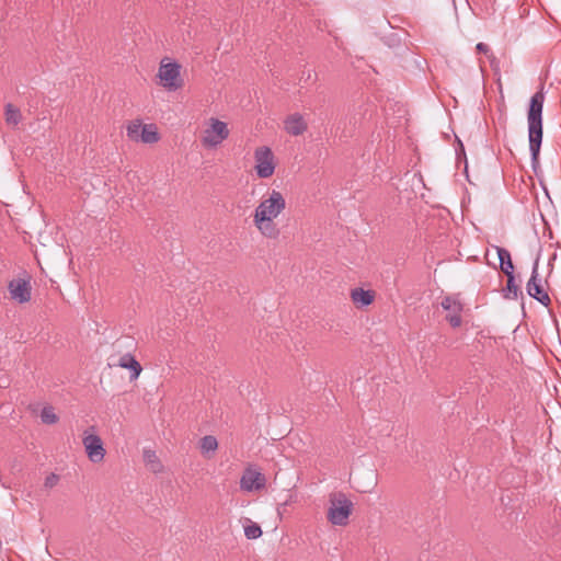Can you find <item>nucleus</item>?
Wrapping results in <instances>:
<instances>
[{
    "instance_id": "aec40b11",
    "label": "nucleus",
    "mask_w": 561,
    "mask_h": 561,
    "mask_svg": "<svg viewBox=\"0 0 561 561\" xmlns=\"http://www.w3.org/2000/svg\"><path fill=\"white\" fill-rule=\"evenodd\" d=\"M506 287L503 289V296L506 299H517L518 295L522 294L518 285L515 284L514 274H508Z\"/></svg>"
},
{
    "instance_id": "bb28decb",
    "label": "nucleus",
    "mask_w": 561,
    "mask_h": 561,
    "mask_svg": "<svg viewBox=\"0 0 561 561\" xmlns=\"http://www.w3.org/2000/svg\"><path fill=\"white\" fill-rule=\"evenodd\" d=\"M306 75V81H314L316 73L312 70L304 71V76Z\"/></svg>"
},
{
    "instance_id": "1a4fd4ad",
    "label": "nucleus",
    "mask_w": 561,
    "mask_h": 561,
    "mask_svg": "<svg viewBox=\"0 0 561 561\" xmlns=\"http://www.w3.org/2000/svg\"><path fill=\"white\" fill-rule=\"evenodd\" d=\"M440 306L444 310L448 311L446 320L453 328H458L461 325V312L463 310V305L457 296H445L440 302Z\"/></svg>"
},
{
    "instance_id": "20e7f679",
    "label": "nucleus",
    "mask_w": 561,
    "mask_h": 561,
    "mask_svg": "<svg viewBox=\"0 0 561 561\" xmlns=\"http://www.w3.org/2000/svg\"><path fill=\"white\" fill-rule=\"evenodd\" d=\"M229 137L228 125L218 118H209V125L203 131L202 145L205 148H216Z\"/></svg>"
},
{
    "instance_id": "dca6fc26",
    "label": "nucleus",
    "mask_w": 561,
    "mask_h": 561,
    "mask_svg": "<svg viewBox=\"0 0 561 561\" xmlns=\"http://www.w3.org/2000/svg\"><path fill=\"white\" fill-rule=\"evenodd\" d=\"M144 461L146 467L151 472L159 473L163 471V465L161 463L154 450L144 449Z\"/></svg>"
},
{
    "instance_id": "393cba45",
    "label": "nucleus",
    "mask_w": 561,
    "mask_h": 561,
    "mask_svg": "<svg viewBox=\"0 0 561 561\" xmlns=\"http://www.w3.org/2000/svg\"><path fill=\"white\" fill-rule=\"evenodd\" d=\"M58 481H59V477L55 473H50L45 478L44 486L46 489H53L54 486L57 485Z\"/></svg>"
},
{
    "instance_id": "f8f14e48",
    "label": "nucleus",
    "mask_w": 561,
    "mask_h": 561,
    "mask_svg": "<svg viewBox=\"0 0 561 561\" xmlns=\"http://www.w3.org/2000/svg\"><path fill=\"white\" fill-rule=\"evenodd\" d=\"M253 224L259 232L266 239L276 240L280 236V229L272 218L264 216L253 217Z\"/></svg>"
},
{
    "instance_id": "f3484780",
    "label": "nucleus",
    "mask_w": 561,
    "mask_h": 561,
    "mask_svg": "<svg viewBox=\"0 0 561 561\" xmlns=\"http://www.w3.org/2000/svg\"><path fill=\"white\" fill-rule=\"evenodd\" d=\"M497 256L500 260V267L505 275L514 274V265L511 259V253L505 248L496 247Z\"/></svg>"
},
{
    "instance_id": "a878e982",
    "label": "nucleus",
    "mask_w": 561,
    "mask_h": 561,
    "mask_svg": "<svg viewBox=\"0 0 561 561\" xmlns=\"http://www.w3.org/2000/svg\"><path fill=\"white\" fill-rule=\"evenodd\" d=\"M476 49L479 53H483L485 55H488L490 53L489 46L486 44H484V43H478L477 46H476Z\"/></svg>"
},
{
    "instance_id": "9d476101",
    "label": "nucleus",
    "mask_w": 561,
    "mask_h": 561,
    "mask_svg": "<svg viewBox=\"0 0 561 561\" xmlns=\"http://www.w3.org/2000/svg\"><path fill=\"white\" fill-rule=\"evenodd\" d=\"M265 476L251 467L243 471L240 479V489L245 492L262 490L265 488Z\"/></svg>"
},
{
    "instance_id": "2eb2a0df",
    "label": "nucleus",
    "mask_w": 561,
    "mask_h": 561,
    "mask_svg": "<svg viewBox=\"0 0 561 561\" xmlns=\"http://www.w3.org/2000/svg\"><path fill=\"white\" fill-rule=\"evenodd\" d=\"M351 298L356 307H366L374 301L375 293L363 288H354L351 291Z\"/></svg>"
},
{
    "instance_id": "a211bd4d",
    "label": "nucleus",
    "mask_w": 561,
    "mask_h": 561,
    "mask_svg": "<svg viewBox=\"0 0 561 561\" xmlns=\"http://www.w3.org/2000/svg\"><path fill=\"white\" fill-rule=\"evenodd\" d=\"M4 119H5V123L10 126H13V127L18 126L22 121V113H21L20 108H18L16 106H14L11 103H8L4 106Z\"/></svg>"
},
{
    "instance_id": "f257e3e1",
    "label": "nucleus",
    "mask_w": 561,
    "mask_h": 561,
    "mask_svg": "<svg viewBox=\"0 0 561 561\" xmlns=\"http://www.w3.org/2000/svg\"><path fill=\"white\" fill-rule=\"evenodd\" d=\"M543 103L545 93L541 89L531 96L527 112L529 150L534 164L538 161L540 146L542 142Z\"/></svg>"
},
{
    "instance_id": "6e6552de",
    "label": "nucleus",
    "mask_w": 561,
    "mask_h": 561,
    "mask_svg": "<svg viewBox=\"0 0 561 561\" xmlns=\"http://www.w3.org/2000/svg\"><path fill=\"white\" fill-rule=\"evenodd\" d=\"M82 444L85 448L88 458L92 462L98 463L104 459L106 451L100 436L95 434H88V432H85Z\"/></svg>"
},
{
    "instance_id": "4468645a",
    "label": "nucleus",
    "mask_w": 561,
    "mask_h": 561,
    "mask_svg": "<svg viewBox=\"0 0 561 561\" xmlns=\"http://www.w3.org/2000/svg\"><path fill=\"white\" fill-rule=\"evenodd\" d=\"M108 365L110 366L117 365L122 368L128 369L130 371V380H136L142 370L140 363L136 359V357L130 352H127L124 355H122L117 364H108Z\"/></svg>"
},
{
    "instance_id": "412c9836",
    "label": "nucleus",
    "mask_w": 561,
    "mask_h": 561,
    "mask_svg": "<svg viewBox=\"0 0 561 561\" xmlns=\"http://www.w3.org/2000/svg\"><path fill=\"white\" fill-rule=\"evenodd\" d=\"M199 446L203 454L214 453L218 448V442L215 436L206 435L201 439Z\"/></svg>"
},
{
    "instance_id": "423d86ee",
    "label": "nucleus",
    "mask_w": 561,
    "mask_h": 561,
    "mask_svg": "<svg viewBox=\"0 0 561 561\" xmlns=\"http://www.w3.org/2000/svg\"><path fill=\"white\" fill-rule=\"evenodd\" d=\"M255 171L259 178H271L276 168L275 157L272 149L267 146L257 147L254 151Z\"/></svg>"
},
{
    "instance_id": "ddd939ff",
    "label": "nucleus",
    "mask_w": 561,
    "mask_h": 561,
    "mask_svg": "<svg viewBox=\"0 0 561 561\" xmlns=\"http://www.w3.org/2000/svg\"><path fill=\"white\" fill-rule=\"evenodd\" d=\"M307 128L308 124L299 113L290 114L284 121V129L290 136H300Z\"/></svg>"
},
{
    "instance_id": "5701e85b",
    "label": "nucleus",
    "mask_w": 561,
    "mask_h": 561,
    "mask_svg": "<svg viewBox=\"0 0 561 561\" xmlns=\"http://www.w3.org/2000/svg\"><path fill=\"white\" fill-rule=\"evenodd\" d=\"M41 420L44 424H55L58 422V416L55 413V410L53 407H44L41 412Z\"/></svg>"
},
{
    "instance_id": "4be33fe9",
    "label": "nucleus",
    "mask_w": 561,
    "mask_h": 561,
    "mask_svg": "<svg viewBox=\"0 0 561 561\" xmlns=\"http://www.w3.org/2000/svg\"><path fill=\"white\" fill-rule=\"evenodd\" d=\"M142 124L140 121H134L127 126V137L133 141H139Z\"/></svg>"
},
{
    "instance_id": "cd10ccee",
    "label": "nucleus",
    "mask_w": 561,
    "mask_h": 561,
    "mask_svg": "<svg viewBox=\"0 0 561 561\" xmlns=\"http://www.w3.org/2000/svg\"><path fill=\"white\" fill-rule=\"evenodd\" d=\"M122 346H123V342H122V341H119V340H118V341H116V343H115V347H117V348H118V352H121V347H122Z\"/></svg>"
},
{
    "instance_id": "0eeeda50",
    "label": "nucleus",
    "mask_w": 561,
    "mask_h": 561,
    "mask_svg": "<svg viewBox=\"0 0 561 561\" xmlns=\"http://www.w3.org/2000/svg\"><path fill=\"white\" fill-rule=\"evenodd\" d=\"M526 289L530 297L539 301L545 307H548L551 304V299L545 290L541 279H539L537 261L533 266L531 276L526 285Z\"/></svg>"
},
{
    "instance_id": "6ab92c4d",
    "label": "nucleus",
    "mask_w": 561,
    "mask_h": 561,
    "mask_svg": "<svg viewBox=\"0 0 561 561\" xmlns=\"http://www.w3.org/2000/svg\"><path fill=\"white\" fill-rule=\"evenodd\" d=\"M160 139L156 125H142L139 140L144 144H154Z\"/></svg>"
},
{
    "instance_id": "9b49d317",
    "label": "nucleus",
    "mask_w": 561,
    "mask_h": 561,
    "mask_svg": "<svg viewBox=\"0 0 561 561\" xmlns=\"http://www.w3.org/2000/svg\"><path fill=\"white\" fill-rule=\"evenodd\" d=\"M8 289L11 298L19 304H25L31 300V286L25 279H12L8 285Z\"/></svg>"
},
{
    "instance_id": "7ed1b4c3",
    "label": "nucleus",
    "mask_w": 561,
    "mask_h": 561,
    "mask_svg": "<svg viewBox=\"0 0 561 561\" xmlns=\"http://www.w3.org/2000/svg\"><path fill=\"white\" fill-rule=\"evenodd\" d=\"M286 208V201L279 191L273 190L256 206L253 217L277 218Z\"/></svg>"
},
{
    "instance_id": "c85d7f7f",
    "label": "nucleus",
    "mask_w": 561,
    "mask_h": 561,
    "mask_svg": "<svg viewBox=\"0 0 561 561\" xmlns=\"http://www.w3.org/2000/svg\"><path fill=\"white\" fill-rule=\"evenodd\" d=\"M127 341H128L129 343H128V344H126L125 346H126L127 348L133 347V346H134V342H133V340L128 337V339H127Z\"/></svg>"
},
{
    "instance_id": "c756f323",
    "label": "nucleus",
    "mask_w": 561,
    "mask_h": 561,
    "mask_svg": "<svg viewBox=\"0 0 561 561\" xmlns=\"http://www.w3.org/2000/svg\"><path fill=\"white\" fill-rule=\"evenodd\" d=\"M489 58L492 57V59H495V56H493V54H490V56H488Z\"/></svg>"
},
{
    "instance_id": "39448f33",
    "label": "nucleus",
    "mask_w": 561,
    "mask_h": 561,
    "mask_svg": "<svg viewBox=\"0 0 561 561\" xmlns=\"http://www.w3.org/2000/svg\"><path fill=\"white\" fill-rule=\"evenodd\" d=\"M158 78L161 85L169 91H176L183 87L181 78V66L178 62L161 61L158 69Z\"/></svg>"
},
{
    "instance_id": "7c9ffc66",
    "label": "nucleus",
    "mask_w": 561,
    "mask_h": 561,
    "mask_svg": "<svg viewBox=\"0 0 561 561\" xmlns=\"http://www.w3.org/2000/svg\"><path fill=\"white\" fill-rule=\"evenodd\" d=\"M489 58L492 57V59H495V56H493V54H490V56H488Z\"/></svg>"
},
{
    "instance_id": "f03ea898",
    "label": "nucleus",
    "mask_w": 561,
    "mask_h": 561,
    "mask_svg": "<svg viewBox=\"0 0 561 561\" xmlns=\"http://www.w3.org/2000/svg\"><path fill=\"white\" fill-rule=\"evenodd\" d=\"M327 518L335 526H345L353 511V503L342 492L331 493L329 496Z\"/></svg>"
},
{
    "instance_id": "b1692460",
    "label": "nucleus",
    "mask_w": 561,
    "mask_h": 561,
    "mask_svg": "<svg viewBox=\"0 0 561 561\" xmlns=\"http://www.w3.org/2000/svg\"><path fill=\"white\" fill-rule=\"evenodd\" d=\"M244 536L248 539H257L262 536V529L257 524L251 523L244 527Z\"/></svg>"
}]
</instances>
